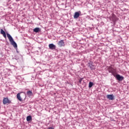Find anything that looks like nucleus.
Here are the masks:
<instances>
[{
	"label": "nucleus",
	"instance_id": "f257e3e1",
	"mask_svg": "<svg viewBox=\"0 0 129 129\" xmlns=\"http://www.w3.org/2000/svg\"><path fill=\"white\" fill-rule=\"evenodd\" d=\"M7 35L10 42L11 43V44L13 45V47H14V48H18V45H17L16 42L14 41V39H13L12 36L9 33H7Z\"/></svg>",
	"mask_w": 129,
	"mask_h": 129
},
{
	"label": "nucleus",
	"instance_id": "f03ea898",
	"mask_svg": "<svg viewBox=\"0 0 129 129\" xmlns=\"http://www.w3.org/2000/svg\"><path fill=\"white\" fill-rule=\"evenodd\" d=\"M7 103H11V101L9 99V98L6 97L3 99V104H7Z\"/></svg>",
	"mask_w": 129,
	"mask_h": 129
},
{
	"label": "nucleus",
	"instance_id": "7ed1b4c3",
	"mask_svg": "<svg viewBox=\"0 0 129 129\" xmlns=\"http://www.w3.org/2000/svg\"><path fill=\"white\" fill-rule=\"evenodd\" d=\"M81 13V12H76L75 13V15L74 16V19H78L79 18V16H80V14Z\"/></svg>",
	"mask_w": 129,
	"mask_h": 129
},
{
	"label": "nucleus",
	"instance_id": "20e7f679",
	"mask_svg": "<svg viewBox=\"0 0 129 129\" xmlns=\"http://www.w3.org/2000/svg\"><path fill=\"white\" fill-rule=\"evenodd\" d=\"M57 45L59 46V47H63L65 46V44L64 43L63 40H61L57 43Z\"/></svg>",
	"mask_w": 129,
	"mask_h": 129
},
{
	"label": "nucleus",
	"instance_id": "39448f33",
	"mask_svg": "<svg viewBox=\"0 0 129 129\" xmlns=\"http://www.w3.org/2000/svg\"><path fill=\"white\" fill-rule=\"evenodd\" d=\"M116 78L117 80H118L119 81H122L123 80V77L122 76H120L118 74L116 75Z\"/></svg>",
	"mask_w": 129,
	"mask_h": 129
},
{
	"label": "nucleus",
	"instance_id": "423d86ee",
	"mask_svg": "<svg viewBox=\"0 0 129 129\" xmlns=\"http://www.w3.org/2000/svg\"><path fill=\"white\" fill-rule=\"evenodd\" d=\"M48 47L51 50H55L56 49V45L53 44V43L49 44Z\"/></svg>",
	"mask_w": 129,
	"mask_h": 129
},
{
	"label": "nucleus",
	"instance_id": "0eeeda50",
	"mask_svg": "<svg viewBox=\"0 0 129 129\" xmlns=\"http://www.w3.org/2000/svg\"><path fill=\"white\" fill-rule=\"evenodd\" d=\"M108 70L109 73H113V72H114V71H116L115 69H113L111 67H109L108 68Z\"/></svg>",
	"mask_w": 129,
	"mask_h": 129
},
{
	"label": "nucleus",
	"instance_id": "6e6552de",
	"mask_svg": "<svg viewBox=\"0 0 129 129\" xmlns=\"http://www.w3.org/2000/svg\"><path fill=\"white\" fill-rule=\"evenodd\" d=\"M114 96L113 95H107V98H108V99H109V100H113V98H114Z\"/></svg>",
	"mask_w": 129,
	"mask_h": 129
},
{
	"label": "nucleus",
	"instance_id": "1a4fd4ad",
	"mask_svg": "<svg viewBox=\"0 0 129 129\" xmlns=\"http://www.w3.org/2000/svg\"><path fill=\"white\" fill-rule=\"evenodd\" d=\"M21 93H19L17 95V98L19 100V101H22V98H21Z\"/></svg>",
	"mask_w": 129,
	"mask_h": 129
},
{
	"label": "nucleus",
	"instance_id": "9d476101",
	"mask_svg": "<svg viewBox=\"0 0 129 129\" xmlns=\"http://www.w3.org/2000/svg\"><path fill=\"white\" fill-rule=\"evenodd\" d=\"M33 32L35 33H38V32H40V28H35L33 29Z\"/></svg>",
	"mask_w": 129,
	"mask_h": 129
},
{
	"label": "nucleus",
	"instance_id": "9b49d317",
	"mask_svg": "<svg viewBox=\"0 0 129 129\" xmlns=\"http://www.w3.org/2000/svg\"><path fill=\"white\" fill-rule=\"evenodd\" d=\"M27 94L28 96H32V95H33V92H32L31 91H28L27 92Z\"/></svg>",
	"mask_w": 129,
	"mask_h": 129
},
{
	"label": "nucleus",
	"instance_id": "f8f14e48",
	"mask_svg": "<svg viewBox=\"0 0 129 129\" xmlns=\"http://www.w3.org/2000/svg\"><path fill=\"white\" fill-rule=\"evenodd\" d=\"M27 121H31L32 120V116H28L26 118Z\"/></svg>",
	"mask_w": 129,
	"mask_h": 129
},
{
	"label": "nucleus",
	"instance_id": "ddd939ff",
	"mask_svg": "<svg viewBox=\"0 0 129 129\" xmlns=\"http://www.w3.org/2000/svg\"><path fill=\"white\" fill-rule=\"evenodd\" d=\"M93 86V83L90 82L89 84V88H91V87Z\"/></svg>",
	"mask_w": 129,
	"mask_h": 129
},
{
	"label": "nucleus",
	"instance_id": "4468645a",
	"mask_svg": "<svg viewBox=\"0 0 129 129\" xmlns=\"http://www.w3.org/2000/svg\"><path fill=\"white\" fill-rule=\"evenodd\" d=\"M111 74L114 76V77L116 78V71L113 72V73H112Z\"/></svg>",
	"mask_w": 129,
	"mask_h": 129
},
{
	"label": "nucleus",
	"instance_id": "2eb2a0df",
	"mask_svg": "<svg viewBox=\"0 0 129 129\" xmlns=\"http://www.w3.org/2000/svg\"><path fill=\"white\" fill-rule=\"evenodd\" d=\"M5 33H6V32H5V31H4V30H3V29H1V34L2 35H3V34H5Z\"/></svg>",
	"mask_w": 129,
	"mask_h": 129
},
{
	"label": "nucleus",
	"instance_id": "dca6fc26",
	"mask_svg": "<svg viewBox=\"0 0 129 129\" xmlns=\"http://www.w3.org/2000/svg\"><path fill=\"white\" fill-rule=\"evenodd\" d=\"M3 37H4V38H5V39H7V35L6 34V33L2 34Z\"/></svg>",
	"mask_w": 129,
	"mask_h": 129
},
{
	"label": "nucleus",
	"instance_id": "f3484780",
	"mask_svg": "<svg viewBox=\"0 0 129 129\" xmlns=\"http://www.w3.org/2000/svg\"><path fill=\"white\" fill-rule=\"evenodd\" d=\"M92 64H89V67H90V68L92 69Z\"/></svg>",
	"mask_w": 129,
	"mask_h": 129
},
{
	"label": "nucleus",
	"instance_id": "a211bd4d",
	"mask_svg": "<svg viewBox=\"0 0 129 129\" xmlns=\"http://www.w3.org/2000/svg\"><path fill=\"white\" fill-rule=\"evenodd\" d=\"M81 82H82V79H80L79 80V83H81Z\"/></svg>",
	"mask_w": 129,
	"mask_h": 129
},
{
	"label": "nucleus",
	"instance_id": "6ab92c4d",
	"mask_svg": "<svg viewBox=\"0 0 129 129\" xmlns=\"http://www.w3.org/2000/svg\"><path fill=\"white\" fill-rule=\"evenodd\" d=\"M48 129H54L53 127H49Z\"/></svg>",
	"mask_w": 129,
	"mask_h": 129
}]
</instances>
